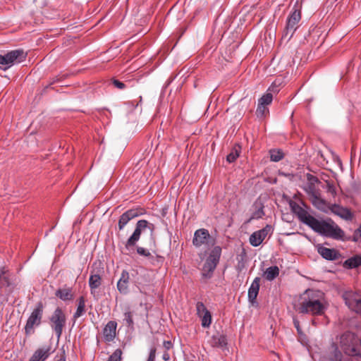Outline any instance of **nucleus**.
Returning <instances> with one entry per match:
<instances>
[{
  "label": "nucleus",
  "mask_w": 361,
  "mask_h": 361,
  "mask_svg": "<svg viewBox=\"0 0 361 361\" xmlns=\"http://www.w3.org/2000/svg\"><path fill=\"white\" fill-rule=\"evenodd\" d=\"M326 309L324 293L320 290L308 289L300 295L296 310L301 314L322 315Z\"/></svg>",
  "instance_id": "obj_1"
},
{
  "label": "nucleus",
  "mask_w": 361,
  "mask_h": 361,
  "mask_svg": "<svg viewBox=\"0 0 361 361\" xmlns=\"http://www.w3.org/2000/svg\"><path fill=\"white\" fill-rule=\"evenodd\" d=\"M16 276L6 267L0 268V300L8 301V297L17 286Z\"/></svg>",
  "instance_id": "obj_2"
},
{
  "label": "nucleus",
  "mask_w": 361,
  "mask_h": 361,
  "mask_svg": "<svg viewBox=\"0 0 361 361\" xmlns=\"http://www.w3.org/2000/svg\"><path fill=\"white\" fill-rule=\"evenodd\" d=\"M222 249L220 246H214L207 257L201 272L202 279L204 283L213 277L214 272L219 263Z\"/></svg>",
  "instance_id": "obj_3"
},
{
  "label": "nucleus",
  "mask_w": 361,
  "mask_h": 361,
  "mask_svg": "<svg viewBox=\"0 0 361 361\" xmlns=\"http://www.w3.org/2000/svg\"><path fill=\"white\" fill-rule=\"evenodd\" d=\"M312 230L335 240H341L344 236V231L338 226L331 224L325 221L317 220Z\"/></svg>",
  "instance_id": "obj_4"
},
{
  "label": "nucleus",
  "mask_w": 361,
  "mask_h": 361,
  "mask_svg": "<svg viewBox=\"0 0 361 361\" xmlns=\"http://www.w3.org/2000/svg\"><path fill=\"white\" fill-rule=\"evenodd\" d=\"M44 306L42 301L38 302L30 315L29 316L25 326V334L30 336L35 333V328L42 324Z\"/></svg>",
  "instance_id": "obj_5"
},
{
  "label": "nucleus",
  "mask_w": 361,
  "mask_h": 361,
  "mask_svg": "<svg viewBox=\"0 0 361 361\" xmlns=\"http://www.w3.org/2000/svg\"><path fill=\"white\" fill-rule=\"evenodd\" d=\"M146 228H149L151 232L153 233L155 229V226L145 219L137 221L133 234L125 243V247L128 250L133 248L140 240L142 231Z\"/></svg>",
  "instance_id": "obj_6"
},
{
  "label": "nucleus",
  "mask_w": 361,
  "mask_h": 361,
  "mask_svg": "<svg viewBox=\"0 0 361 361\" xmlns=\"http://www.w3.org/2000/svg\"><path fill=\"white\" fill-rule=\"evenodd\" d=\"M49 324L51 329L59 339L63 333V329L66 324V317L61 307H56L49 317Z\"/></svg>",
  "instance_id": "obj_7"
},
{
  "label": "nucleus",
  "mask_w": 361,
  "mask_h": 361,
  "mask_svg": "<svg viewBox=\"0 0 361 361\" xmlns=\"http://www.w3.org/2000/svg\"><path fill=\"white\" fill-rule=\"evenodd\" d=\"M301 19V12L300 10L295 8L288 16L286 21V25L283 32L282 37L288 38L290 40L294 32L298 28V23Z\"/></svg>",
  "instance_id": "obj_8"
},
{
  "label": "nucleus",
  "mask_w": 361,
  "mask_h": 361,
  "mask_svg": "<svg viewBox=\"0 0 361 361\" xmlns=\"http://www.w3.org/2000/svg\"><path fill=\"white\" fill-rule=\"evenodd\" d=\"M290 207L293 212L298 216V219L313 229L318 219L309 214L305 209L295 202L291 203Z\"/></svg>",
  "instance_id": "obj_9"
},
{
  "label": "nucleus",
  "mask_w": 361,
  "mask_h": 361,
  "mask_svg": "<svg viewBox=\"0 0 361 361\" xmlns=\"http://www.w3.org/2000/svg\"><path fill=\"white\" fill-rule=\"evenodd\" d=\"M343 298L348 308L361 314V295L357 292L346 291L343 294Z\"/></svg>",
  "instance_id": "obj_10"
},
{
  "label": "nucleus",
  "mask_w": 361,
  "mask_h": 361,
  "mask_svg": "<svg viewBox=\"0 0 361 361\" xmlns=\"http://www.w3.org/2000/svg\"><path fill=\"white\" fill-rule=\"evenodd\" d=\"M355 334L351 332H345L341 337V344L343 350L350 356H359V350L355 346Z\"/></svg>",
  "instance_id": "obj_11"
},
{
  "label": "nucleus",
  "mask_w": 361,
  "mask_h": 361,
  "mask_svg": "<svg viewBox=\"0 0 361 361\" xmlns=\"http://www.w3.org/2000/svg\"><path fill=\"white\" fill-rule=\"evenodd\" d=\"M145 213V209L142 207L133 208L126 211L119 217L118 222V230L122 231L130 220Z\"/></svg>",
  "instance_id": "obj_12"
},
{
  "label": "nucleus",
  "mask_w": 361,
  "mask_h": 361,
  "mask_svg": "<svg viewBox=\"0 0 361 361\" xmlns=\"http://www.w3.org/2000/svg\"><path fill=\"white\" fill-rule=\"evenodd\" d=\"M211 239L212 237L207 229L200 228L194 233L192 245L196 247H200L203 245H207Z\"/></svg>",
  "instance_id": "obj_13"
},
{
  "label": "nucleus",
  "mask_w": 361,
  "mask_h": 361,
  "mask_svg": "<svg viewBox=\"0 0 361 361\" xmlns=\"http://www.w3.org/2000/svg\"><path fill=\"white\" fill-rule=\"evenodd\" d=\"M96 264V262H94L92 264V269L91 270V274L89 279V286L90 288V293L93 295H94V290L102 285L101 273L102 272V269H94V267Z\"/></svg>",
  "instance_id": "obj_14"
},
{
  "label": "nucleus",
  "mask_w": 361,
  "mask_h": 361,
  "mask_svg": "<svg viewBox=\"0 0 361 361\" xmlns=\"http://www.w3.org/2000/svg\"><path fill=\"white\" fill-rule=\"evenodd\" d=\"M317 252L324 259L329 261L338 259L341 256L338 250L334 248L326 247L322 245L317 247Z\"/></svg>",
  "instance_id": "obj_15"
},
{
  "label": "nucleus",
  "mask_w": 361,
  "mask_h": 361,
  "mask_svg": "<svg viewBox=\"0 0 361 361\" xmlns=\"http://www.w3.org/2000/svg\"><path fill=\"white\" fill-rule=\"evenodd\" d=\"M130 275L127 270H123L121 277L117 282V289L121 294L126 295L129 293Z\"/></svg>",
  "instance_id": "obj_16"
},
{
  "label": "nucleus",
  "mask_w": 361,
  "mask_h": 361,
  "mask_svg": "<svg viewBox=\"0 0 361 361\" xmlns=\"http://www.w3.org/2000/svg\"><path fill=\"white\" fill-rule=\"evenodd\" d=\"M260 281H261L260 277L255 278L252 283H251V286H250V288L248 289V295H247L248 301L252 305L257 304V297L258 295L259 290Z\"/></svg>",
  "instance_id": "obj_17"
},
{
  "label": "nucleus",
  "mask_w": 361,
  "mask_h": 361,
  "mask_svg": "<svg viewBox=\"0 0 361 361\" xmlns=\"http://www.w3.org/2000/svg\"><path fill=\"white\" fill-rule=\"evenodd\" d=\"M117 323L115 321H109L103 329V336L106 341H112L116 334Z\"/></svg>",
  "instance_id": "obj_18"
},
{
  "label": "nucleus",
  "mask_w": 361,
  "mask_h": 361,
  "mask_svg": "<svg viewBox=\"0 0 361 361\" xmlns=\"http://www.w3.org/2000/svg\"><path fill=\"white\" fill-rule=\"evenodd\" d=\"M50 345H44L35 351L30 361H44L51 353Z\"/></svg>",
  "instance_id": "obj_19"
},
{
  "label": "nucleus",
  "mask_w": 361,
  "mask_h": 361,
  "mask_svg": "<svg viewBox=\"0 0 361 361\" xmlns=\"http://www.w3.org/2000/svg\"><path fill=\"white\" fill-rule=\"evenodd\" d=\"M331 211L345 220H351L353 217V213L348 208L343 207L339 204H333L331 207Z\"/></svg>",
  "instance_id": "obj_20"
},
{
  "label": "nucleus",
  "mask_w": 361,
  "mask_h": 361,
  "mask_svg": "<svg viewBox=\"0 0 361 361\" xmlns=\"http://www.w3.org/2000/svg\"><path fill=\"white\" fill-rule=\"evenodd\" d=\"M7 54L12 66L25 61L27 57V53L21 49L12 50Z\"/></svg>",
  "instance_id": "obj_21"
},
{
  "label": "nucleus",
  "mask_w": 361,
  "mask_h": 361,
  "mask_svg": "<svg viewBox=\"0 0 361 361\" xmlns=\"http://www.w3.org/2000/svg\"><path fill=\"white\" fill-rule=\"evenodd\" d=\"M55 295L63 301L72 300L74 298L73 288L66 285L63 288L56 290Z\"/></svg>",
  "instance_id": "obj_22"
},
{
  "label": "nucleus",
  "mask_w": 361,
  "mask_h": 361,
  "mask_svg": "<svg viewBox=\"0 0 361 361\" xmlns=\"http://www.w3.org/2000/svg\"><path fill=\"white\" fill-rule=\"evenodd\" d=\"M253 207H255V211L252 214L249 221L252 219H258L262 218L265 215L264 212V206L261 200H257L253 204Z\"/></svg>",
  "instance_id": "obj_23"
},
{
  "label": "nucleus",
  "mask_w": 361,
  "mask_h": 361,
  "mask_svg": "<svg viewBox=\"0 0 361 361\" xmlns=\"http://www.w3.org/2000/svg\"><path fill=\"white\" fill-rule=\"evenodd\" d=\"M360 266H361V255H360L348 258L343 264V267L348 269L357 268Z\"/></svg>",
  "instance_id": "obj_24"
},
{
  "label": "nucleus",
  "mask_w": 361,
  "mask_h": 361,
  "mask_svg": "<svg viewBox=\"0 0 361 361\" xmlns=\"http://www.w3.org/2000/svg\"><path fill=\"white\" fill-rule=\"evenodd\" d=\"M311 203L317 209L326 212L327 209V204L326 200L322 199L320 195H314L310 198Z\"/></svg>",
  "instance_id": "obj_25"
},
{
  "label": "nucleus",
  "mask_w": 361,
  "mask_h": 361,
  "mask_svg": "<svg viewBox=\"0 0 361 361\" xmlns=\"http://www.w3.org/2000/svg\"><path fill=\"white\" fill-rule=\"evenodd\" d=\"M237 264H235V270L238 273H241L245 269L247 263V254L243 250L240 254L236 257Z\"/></svg>",
  "instance_id": "obj_26"
},
{
  "label": "nucleus",
  "mask_w": 361,
  "mask_h": 361,
  "mask_svg": "<svg viewBox=\"0 0 361 361\" xmlns=\"http://www.w3.org/2000/svg\"><path fill=\"white\" fill-rule=\"evenodd\" d=\"M85 302L86 300L83 295H81L78 298V307L76 311L75 312L73 316L74 319L80 317L85 313Z\"/></svg>",
  "instance_id": "obj_27"
},
{
  "label": "nucleus",
  "mask_w": 361,
  "mask_h": 361,
  "mask_svg": "<svg viewBox=\"0 0 361 361\" xmlns=\"http://www.w3.org/2000/svg\"><path fill=\"white\" fill-rule=\"evenodd\" d=\"M279 274V269L277 266L268 267L263 274V277L269 281L275 279Z\"/></svg>",
  "instance_id": "obj_28"
},
{
  "label": "nucleus",
  "mask_w": 361,
  "mask_h": 361,
  "mask_svg": "<svg viewBox=\"0 0 361 361\" xmlns=\"http://www.w3.org/2000/svg\"><path fill=\"white\" fill-rule=\"evenodd\" d=\"M212 339L213 347L224 348L227 345V338L224 334L213 336Z\"/></svg>",
  "instance_id": "obj_29"
},
{
  "label": "nucleus",
  "mask_w": 361,
  "mask_h": 361,
  "mask_svg": "<svg viewBox=\"0 0 361 361\" xmlns=\"http://www.w3.org/2000/svg\"><path fill=\"white\" fill-rule=\"evenodd\" d=\"M241 152V147L239 145H235L232 149L231 152L227 155L226 161L228 163L234 162L240 156Z\"/></svg>",
  "instance_id": "obj_30"
},
{
  "label": "nucleus",
  "mask_w": 361,
  "mask_h": 361,
  "mask_svg": "<svg viewBox=\"0 0 361 361\" xmlns=\"http://www.w3.org/2000/svg\"><path fill=\"white\" fill-rule=\"evenodd\" d=\"M343 354L339 350L337 346H334L332 351H331L326 357V361H341Z\"/></svg>",
  "instance_id": "obj_31"
},
{
  "label": "nucleus",
  "mask_w": 361,
  "mask_h": 361,
  "mask_svg": "<svg viewBox=\"0 0 361 361\" xmlns=\"http://www.w3.org/2000/svg\"><path fill=\"white\" fill-rule=\"evenodd\" d=\"M264 239L262 238L261 234L258 231H255L253 233L251 234L250 236V243L253 247H257L263 242Z\"/></svg>",
  "instance_id": "obj_32"
},
{
  "label": "nucleus",
  "mask_w": 361,
  "mask_h": 361,
  "mask_svg": "<svg viewBox=\"0 0 361 361\" xmlns=\"http://www.w3.org/2000/svg\"><path fill=\"white\" fill-rule=\"evenodd\" d=\"M270 159L272 161L278 162L283 159L284 153L281 149H272L269 150Z\"/></svg>",
  "instance_id": "obj_33"
},
{
  "label": "nucleus",
  "mask_w": 361,
  "mask_h": 361,
  "mask_svg": "<svg viewBox=\"0 0 361 361\" xmlns=\"http://www.w3.org/2000/svg\"><path fill=\"white\" fill-rule=\"evenodd\" d=\"M255 114L257 118L263 119L269 114V110L267 106L258 104Z\"/></svg>",
  "instance_id": "obj_34"
},
{
  "label": "nucleus",
  "mask_w": 361,
  "mask_h": 361,
  "mask_svg": "<svg viewBox=\"0 0 361 361\" xmlns=\"http://www.w3.org/2000/svg\"><path fill=\"white\" fill-rule=\"evenodd\" d=\"M273 95L271 92H267L258 99V104L267 106L272 102Z\"/></svg>",
  "instance_id": "obj_35"
},
{
  "label": "nucleus",
  "mask_w": 361,
  "mask_h": 361,
  "mask_svg": "<svg viewBox=\"0 0 361 361\" xmlns=\"http://www.w3.org/2000/svg\"><path fill=\"white\" fill-rule=\"evenodd\" d=\"M305 191L307 193L309 198H311L312 197H314V195H320V190L319 189H317L315 186V185L312 184H307Z\"/></svg>",
  "instance_id": "obj_36"
},
{
  "label": "nucleus",
  "mask_w": 361,
  "mask_h": 361,
  "mask_svg": "<svg viewBox=\"0 0 361 361\" xmlns=\"http://www.w3.org/2000/svg\"><path fill=\"white\" fill-rule=\"evenodd\" d=\"M68 76V74H59L56 76L49 78L48 85L45 87V88H49L52 85L61 82L63 79L66 78Z\"/></svg>",
  "instance_id": "obj_37"
},
{
  "label": "nucleus",
  "mask_w": 361,
  "mask_h": 361,
  "mask_svg": "<svg viewBox=\"0 0 361 361\" xmlns=\"http://www.w3.org/2000/svg\"><path fill=\"white\" fill-rule=\"evenodd\" d=\"M202 326L203 327H209L212 323V315L209 311H207L206 314L202 317Z\"/></svg>",
  "instance_id": "obj_38"
},
{
  "label": "nucleus",
  "mask_w": 361,
  "mask_h": 361,
  "mask_svg": "<svg viewBox=\"0 0 361 361\" xmlns=\"http://www.w3.org/2000/svg\"><path fill=\"white\" fill-rule=\"evenodd\" d=\"M273 227L271 225H266L265 227L259 230L258 231L261 234L262 238L264 240L268 235H271L273 233Z\"/></svg>",
  "instance_id": "obj_39"
},
{
  "label": "nucleus",
  "mask_w": 361,
  "mask_h": 361,
  "mask_svg": "<svg viewBox=\"0 0 361 361\" xmlns=\"http://www.w3.org/2000/svg\"><path fill=\"white\" fill-rule=\"evenodd\" d=\"M0 64L6 66L3 68L4 71L12 66L7 53L4 55L0 54Z\"/></svg>",
  "instance_id": "obj_40"
},
{
  "label": "nucleus",
  "mask_w": 361,
  "mask_h": 361,
  "mask_svg": "<svg viewBox=\"0 0 361 361\" xmlns=\"http://www.w3.org/2000/svg\"><path fill=\"white\" fill-rule=\"evenodd\" d=\"M197 314L199 317H202L206 314L207 311H209L202 302H197L196 304Z\"/></svg>",
  "instance_id": "obj_41"
},
{
  "label": "nucleus",
  "mask_w": 361,
  "mask_h": 361,
  "mask_svg": "<svg viewBox=\"0 0 361 361\" xmlns=\"http://www.w3.org/2000/svg\"><path fill=\"white\" fill-rule=\"evenodd\" d=\"M124 320L126 321L128 326L133 325V314L130 310V307H127L126 312H124Z\"/></svg>",
  "instance_id": "obj_42"
},
{
  "label": "nucleus",
  "mask_w": 361,
  "mask_h": 361,
  "mask_svg": "<svg viewBox=\"0 0 361 361\" xmlns=\"http://www.w3.org/2000/svg\"><path fill=\"white\" fill-rule=\"evenodd\" d=\"M136 251L139 255L145 257L148 259L154 258L153 255L149 252V251L142 247H137Z\"/></svg>",
  "instance_id": "obj_43"
},
{
  "label": "nucleus",
  "mask_w": 361,
  "mask_h": 361,
  "mask_svg": "<svg viewBox=\"0 0 361 361\" xmlns=\"http://www.w3.org/2000/svg\"><path fill=\"white\" fill-rule=\"evenodd\" d=\"M122 351L121 349H116L108 359V361H121Z\"/></svg>",
  "instance_id": "obj_44"
},
{
  "label": "nucleus",
  "mask_w": 361,
  "mask_h": 361,
  "mask_svg": "<svg viewBox=\"0 0 361 361\" xmlns=\"http://www.w3.org/2000/svg\"><path fill=\"white\" fill-rule=\"evenodd\" d=\"M324 188L326 189V192L330 193L333 197L336 195V188L334 185L330 181H326V187L323 186Z\"/></svg>",
  "instance_id": "obj_45"
},
{
  "label": "nucleus",
  "mask_w": 361,
  "mask_h": 361,
  "mask_svg": "<svg viewBox=\"0 0 361 361\" xmlns=\"http://www.w3.org/2000/svg\"><path fill=\"white\" fill-rule=\"evenodd\" d=\"M54 361H66V353L62 347L54 357Z\"/></svg>",
  "instance_id": "obj_46"
},
{
  "label": "nucleus",
  "mask_w": 361,
  "mask_h": 361,
  "mask_svg": "<svg viewBox=\"0 0 361 361\" xmlns=\"http://www.w3.org/2000/svg\"><path fill=\"white\" fill-rule=\"evenodd\" d=\"M306 176H307V179L308 180L307 184L312 183L313 185H315V183H320V180H319V178L315 176H313L310 173H307Z\"/></svg>",
  "instance_id": "obj_47"
},
{
  "label": "nucleus",
  "mask_w": 361,
  "mask_h": 361,
  "mask_svg": "<svg viewBox=\"0 0 361 361\" xmlns=\"http://www.w3.org/2000/svg\"><path fill=\"white\" fill-rule=\"evenodd\" d=\"M112 84L114 85V87H116V88H118L119 90H123L126 87V85L124 82H123L118 80H116V79H114L112 80Z\"/></svg>",
  "instance_id": "obj_48"
},
{
  "label": "nucleus",
  "mask_w": 361,
  "mask_h": 361,
  "mask_svg": "<svg viewBox=\"0 0 361 361\" xmlns=\"http://www.w3.org/2000/svg\"><path fill=\"white\" fill-rule=\"evenodd\" d=\"M157 349L155 347L151 348L149 350V357L147 361H155Z\"/></svg>",
  "instance_id": "obj_49"
},
{
  "label": "nucleus",
  "mask_w": 361,
  "mask_h": 361,
  "mask_svg": "<svg viewBox=\"0 0 361 361\" xmlns=\"http://www.w3.org/2000/svg\"><path fill=\"white\" fill-rule=\"evenodd\" d=\"M293 324H294V326L295 327L296 330H297V332L298 334L300 335V336H305L301 328H300V322L297 319H293Z\"/></svg>",
  "instance_id": "obj_50"
},
{
  "label": "nucleus",
  "mask_w": 361,
  "mask_h": 361,
  "mask_svg": "<svg viewBox=\"0 0 361 361\" xmlns=\"http://www.w3.org/2000/svg\"><path fill=\"white\" fill-rule=\"evenodd\" d=\"M163 346L166 349V351H167L173 347V343L171 341H164L163 342Z\"/></svg>",
  "instance_id": "obj_51"
},
{
  "label": "nucleus",
  "mask_w": 361,
  "mask_h": 361,
  "mask_svg": "<svg viewBox=\"0 0 361 361\" xmlns=\"http://www.w3.org/2000/svg\"><path fill=\"white\" fill-rule=\"evenodd\" d=\"M360 238H361V236H360V232H357L356 229L352 235V241L357 243L359 241Z\"/></svg>",
  "instance_id": "obj_52"
},
{
  "label": "nucleus",
  "mask_w": 361,
  "mask_h": 361,
  "mask_svg": "<svg viewBox=\"0 0 361 361\" xmlns=\"http://www.w3.org/2000/svg\"><path fill=\"white\" fill-rule=\"evenodd\" d=\"M162 358L165 361H168L170 359V355L167 351H165L163 354Z\"/></svg>",
  "instance_id": "obj_53"
},
{
  "label": "nucleus",
  "mask_w": 361,
  "mask_h": 361,
  "mask_svg": "<svg viewBox=\"0 0 361 361\" xmlns=\"http://www.w3.org/2000/svg\"><path fill=\"white\" fill-rule=\"evenodd\" d=\"M341 240H342L343 241H352V235L345 236L344 235L343 238H341Z\"/></svg>",
  "instance_id": "obj_54"
}]
</instances>
